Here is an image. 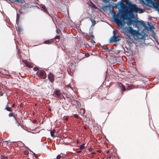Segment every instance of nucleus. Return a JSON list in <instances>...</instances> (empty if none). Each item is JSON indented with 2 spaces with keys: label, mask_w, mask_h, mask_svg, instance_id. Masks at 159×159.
<instances>
[{
  "label": "nucleus",
  "mask_w": 159,
  "mask_h": 159,
  "mask_svg": "<svg viewBox=\"0 0 159 159\" xmlns=\"http://www.w3.org/2000/svg\"><path fill=\"white\" fill-rule=\"evenodd\" d=\"M34 157L35 158H38V157H37V156L35 154H34Z\"/></svg>",
  "instance_id": "49"
},
{
  "label": "nucleus",
  "mask_w": 159,
  "mask_h": 159,
  "mask_svg": "<svg viewBox=\"0 0 159 159\" xmlns=\"http://www.w3.org/2000/svg\"><path fill=\"white\" fill-rule=\"evenodd\" d=\"M147 2L148 4L149 5H151V6L149 5V7L153 8L156 11H158V13L159 14V4L155 2H154V0H145ZM141 2L143 5H146V2L144 1V0H141Z\"/></svg>",
  "instance_id": "5"
},
{
  "label": "nucleus",
  "mask_w": 159,
  "mask_h": 159,
  "mask_svg": "<svg viewBox=\"0 0 159 159\" xmlns=\"http://www.w3.org/2000/svg\"><path fill=\"white\" fill-rule=\"evenodd\" d=\"M109 6H108L107 5L103 6L102 7V9L104 11H107V7Z\"/></svg>",
  "instance_id": "20"
},
{
  "label": "nucleus",
  "mask_w": 159,
  "mask_h": 159,
  "mask_svg": "<svg viewBox=\"0 0 159 159\" xmlns=\"http://www.w3.org/2000/svg\"><path fill=\"white\" fill-rule=\"evenodd\" d=\"M74 116L75 118H79V116L77 114H75L74 115Z\"/></svg>",
  "instance_id": "39"
},
{
  "label": "nucleus",
  "mask_w": 159,
  "mask_h": 159,
  "mask_svg": "<svg viewBox=\"0 0 159 159\" xmlns=\"http://www.w3.org/2000/svg\"><path fill=\"white\" fill-rule=\"evenodd\" d=\"M108 152H108V151L107 152L108 153Z\"/></svg>",
  "instance_id": "59"
},
{
  "label": "nucleus",
  "mask_w": 159,
  "mask_h": 159,
  "mask_svg": "<svg viewBox=\"0 0 159 159\" xmlns=\"http://www.w3.org/2000/svg\"><path fill=\"white\" fill-rule=\"evenodd\" d=\"M114 7L117 9L120 8V9L119 10L120 13V18H123L124 13L127 7V5L122 2H120L119 3H117L114 6Z\"/></svg>",
  "instance_id": "4"
},
{
  "label": "nucleus",
  "mask_w": 159,
  "mask_h": 159,
  "mask_svg": "<svg viewBox=\"0 0 159 159\" xmlns=\"http://www.w3.org/2000/svg\"><path fill=\"white\" fill-rule=\"evenodd\" d=\"M25 154H26V155H27L28 153H29V152H28V151H26L25 152Z\"/></svg>",
  "instance_id": "45"
},
{
  "label": "nucleus",
  "mask_w": 159,
  "mask_h": 159,
  "mask_svg": "<svg viewBox=\"0 0 159 159\" xmlns=\"http://www.w3.org/2000/svg\"><path fill=\"white\" fill-rule=\"evenodd\" d=\"M90 20L92 22V26H94L96 23V21L92 18H90Z\"/></svg>",
  "instance_id": "16"
},
{
  "label": "nucleus",
  "mask_w": 159,
  "mask_h": 159,
  "mask_svg": "<svg viewBox=\"0 0 159 159\" xmlns=\"http://www.w3.org/2000/svg\"><path fill=\"white\" fill-rule=\"evenodd\" d=\"M4 110H6L7 111H11L12 110V109L11 108V107H9L7 108H5Z\"/></svg>",
  "instance_id": "21"
},
{
  "label": "nucleus",
  "mask_w": 159,
  "mask_h": 159,
  "mask_svg": "<svg viewBox=\"0 0 159 159\" xmlns=\"http://www.w3.org/2000/svg\"><path fill=\"white\" fill-rule=\"evenodd\" d=\"M135 88V86L132 85H129L127 89H131Z\"/></svg>",
  "instance_id": "18"
},
{
  "label": "nucleus",
  "mask_w": 159,
  "mask_h": 159,
  "mask_svg": "<svg viewBox=\"0 0 159 159\" xmlns=\"http://www.w3.org/2000/svg\"><path fill=\"white\" fill-rule=\"evenodd\" d=\"M91 7L93 8H96V6L93 3H92V5L91 6Z\"/></svg>",
  "instance_id": "34"
},
{
  "label": "nucleus",
  "mask_w": 159,
  "mask_h": 159,
  "mask_svg": "<svg viewBox=\"0 0 159 159\" xmlns=\"http://www.w3.org/2000/svg\"><path fill=\"white\" fill-rule=\"evenodd\" d=\"M60 32V30L59 29H57V33L58 34H59Z\"/></svg>",
  "instance_id": "38"
},
{
  "label": "nucleus",
  "mask_w": 159,
  "mask_h": 159,
  "mask_svg": "<svg viewBox=\"0 0 159 159\" xmlns=\"http://www.w3.org/2000/svg\"><path fill=\"white\" fill-rule=\"evenodd\" d=\"M64 120L65 121H67L68 120V118L67 117L65 116L64 117Z\"/></svg>",
  "instance_id": "37"
},
{
  "label": "nucleus",
  "mask_w": 159,
  "mask_h": 159,
  "mask_svg": "<svg viewBox=\"0 0 159 159\" xmlns=\"http://www.w3.org/2000/svg\"><path fill=\"white\" fill-rule=\"evenodd\" d=\"M111 13L113 15V19L116 25L119 26L123 25L125 19H123L122 18H120V12L119 11L116 14V12L113 10V7H112Z\"/></svg>",
  "instance_id": "2"
},
{
  "label": "nucleus",
  "mask_w": 159,
  "mask_h": 159,
  "mask_svg": "<svg viewBox=\"0 0 159 159\" xmlns=\"http://www.w3.org/2000/svg\"><path fill=\"white\" fill-rule=\"evenodd\" d=\"M133 25L134 27H136L138 25V20H134Z\"/></svg>",
  "instance_id": "14"
},
{
  "label": "nucleus",
  "mask_w": 159,
  "mask_h": 159,
  "mask_svg": "<svg viewBox=\"0 0 159 159\" xmlns=\"http://www.w3.org/2000/svg\"><path fill=\"white\" fill-rule=\"evenodd\" d=\"M121 90H122L123 91H125V86H124L123 84H121Z\"/></svg>",
  "instance_id": "19"
},
{
  "label": "nucleus",
  "mask_w": 159,
  "mask_h": 159,
  "mask_svg": "<svg viewBox=\"0 0 159 159\" xmlns=\"http://www.w3.org/2000/svg\"><path fill=\"white\" fill-rule=\"evenodd\" d=\"M60 39V37L59 36H56L54 38V39H58V41H57V42H59V40Z\"/></svg>",
  "instance_id": "32"
},
{
  "label": "nucleus",
  "mask_w": 159,
  "mask_h": 159,
  "mask_svg": "<svg viewBox=\"0 0 159 159\" xmlns=\"http://www.w3.org/2000/svg\"><path fill=\"white\" fill-rule=\"evenodd\" d=\"M6 102H7V104L5 108H7V107H9V106H8L9 102H8V98H7Z\"/></svg>",
  "instance_id": "29"
},
{
  "label": "nucleus",
  "mask_w": 159,
  "mask_h": 159,
  "mask_svg": "<svg viewBox=\"0 0 159 159\" xmlns=\"http://www.w3.org/2000/svg\"><path fill=\"white\" fill-rule=\"evenodd\" d=\"M33 70L34 71H37L39 70V68L37 66H35L33 68Z\"/></svg>",
  "instance_id": "27"
},
{
  "label": "nucleus",
  "mask_w": 159,
  "mask_h": 159,
  "mask_svg": "<svg viewBox=\"0 0 159 159\" xmlns=\"http://www.w3.org/2000/svg\"><path fill=\"white\" fill-rule=\"evenodd\" d=\"M89 151H90V152H91L92 151V150H93V149L92 148H90L89 149Z\"/></svg>",
  "instance_id": "44"
},
{
  "label": "nucleus",
  "mask_w": 159,
  "mask_h": 159,
  "mask_svg": "<svg viewBox=\"0 0 159 159\" xmlns=\"http://www.w3.org/2000/svg\"><path fill=\"white\" fill-rule=\"evenodd\" d=\"M54 93L57 96H59L61 95L60 91L58 90H56L54 92Z\"/></svg>",
  "instance_id": "12"
},
{
  "label": "nucleus",
  "mask_w": 159,
  "mask_h": 159,
  "mask_svg": "<svg viewBox=\"0 0 159 159\" xmlns=\"http://www.w3.org/2000/svg\"><path fill=\"white\" fill-rule=\"evenodd\" d=\"M26 66L29 68H32V66H31L30 62H28L27 63Z\"/></svg>",
  "instance_id": "26"
},
{
  "label": "nucleus",
  "mask_w": 159,
  "mask_h": 159,
  "mask_svg": "<svg viewBox=\"0 0 159 159\" xmlns=\"http://www.w3.org/2000/svg\"><path fill=\"white\" fill-rule=\"evenodd\" d=\"M3 93H2L1 95H0V96H2L3 95Z\"/></svg>",
  "instance_id": "55"
},
{
  "label": "nucleus",
  "mask_w": 159,
  "mask_h": 159,
  "mask_svg": "<svg viewBox=\"0 0 159 159\" xmlns=\"http://www.w3.org/2000/svg\"><path fill=\"white\" fill-rule=\"evenodd\" d=\"M55 132V129H53V131L51 130L50 131V134L51 135V136L52 137H53L54 136V133Z\"/></svg>",
  "instance_id": "25"
},
{
  "label": "nucleus",
  "mask_w": 159,
  "mask_h": 159,
  "mask_svg": "<svg viewBox=\"0 0 159 159\" xmlns=\"http://www.w3.org/2000/svg\"><path fill=\"white\" fill-rule=\"evenodd\" d=\"M15 104H13L12 105V107H15Z\"/></svg>",
  "instance_id": "46"
},
{
  "label": "nucleus",
  "mask_w": 159,
  "mask_h": 159,
  "mask_svg": "<svg viewBox=\"0 0 159 159\" xmlns=\"http://www.w3.org/2000/svg\"><path fill=\"white\" fill-rule=\"evenodd\" d=\"M91 154H96V153L95 152H92L91 153Z\"/></svg>",
  "instance_id": "50"
},
{
  "label": "nucleus",
  "mask_w": 159,
  "mask_h": 159,
  "mask_svg": "<svg viewBox=\"0 0 159 159\" xmlns=\"http://www.w3.org/2000/svg\"><path fill=\"white\" fill-rule=\"evenodd\" d=\"M101 48L105 50L106 51H109V49L108 48H107L105 46H102Z\"/></svg>",
  "instance_id": "24"
},
{
  "label": "nucleus",
  "mask_w": 159,
  "mask_h": 159,
  "mask_svg": "<svg viewBox=\"0 0 159 159\" xmlns=\"http://www.w3.org/2000/svg\"><path fill=\"white\" fill-rule=\"evenodd\" d=\"M14 114L13 113H10L9 115L8 116L9 117H13L14 116Z\"/></svg>",
  "instance_id": "30"
},
{
  "label": "nucleus",
  "mask_w": 159,
  "mask_h": 159,
  "mask_svg": "<svg viewBox=\"0 0 159 159\" xmlns=\"http://www.w3.org/2000/svg\"><path fill=\"white\" fill-rule=\"evenodd\" d=\"M138 9L137 6L135 4H131L129 5V7L127 6L124 13L123 19L127 20L129 16L133 14V12H137Z\"/></svg>",
  "instance_id": "1"
},
{
  "label": "nucleus",
  "mask_w": 159,
  "mask_h": 159,
  "mask_svg": "<svg viewBox=\"0 0 159 159\" xmlns=\"http://www.w3.org/2000/svg\"><path fill=\"white\" fill-rule=\"evenodd\" d=\"M18 30L20 32L22 30V28L21 26H19L17 27Z\"/></svg>",
  "instance_id": "31"
},
{
  "label": "nucleus",
  "mask_w": 159,
  "mask_h": 159,
  "mask_svg": "<svg viewBox=\"0 0 159 159\" xmlns=\"http://www.w3.org/2000/svg\"><path fill=\"white\" fill-rule=\"evenodd\" d=\"M138 25H142L144 27H145L146 24L143 21H139L138 20Z\"/></svg>",
  "instance_id": "13"
},
{
  "label": "nucleus",
  "mask_w": 159,
  "mask_h": 159,
  "mask_svg": "<svg viewBox=\"0 0 159 159\" xmlns=\"http://www.w3.org/2000/svg\"><path fill=\"white\" fill-rule=\"evenodd\" d=\"M15 119L16 121H17V120L16 117L15 118Z\"/></svg>",
  "instance_id": "53"
},
{
  "label": "nucleus",
  "mask_w": 159,
  "mask_h": 159,
  "mask_svg": "<svg viewBox=\"0 0 159 159\" xmlns=\"http://www.w3.org/2000/svg\"><path fill=\"white\" fill-rule=\"evenodd\" d=\"M27 159H30L29 158H28Z\"/></svg>",
  "instance_id": "60"
},
{
  "label": "nucleus",
  "mask_w": 159,
  "mask_h": 159,
  "mask_svg": "<svg viewBox=\"0 0 159 159\" xmlns=\"http://www.w3.org/2000/svg\"><path fill=\"white\" fill-rule=\"evenodd\" d=\"M0 146H3V143L2 142H0Z\"/></svg>",
  "instance_id": "42"
},
{
  "label": "nucleus",
  "mask_w": 159,
  "mask_h": 159,
  "mask_svg": "<svg viewBox=\"0 0 159 159\" xmlns=\"http://www.w3.org/2000/svg\"><path fill=\"white\" fill-rule=\"evenodd\" d=\"M36 121H37V120H33V123H36Z\"/></svg>",
  "instance_id": "43"
},
{
  "label": "nucleus",
  "mask_w": 159,
  "mask_h": 159,
  "mask_svg": "<svg viewBox=\"0 0 159 159\" xmlns=\"http://www.w3.org/2000/svg\"><path fill=\"white\" fill-rule=\"evenodd\" d=\"M37 75L40 79H44L47 77V75L45 72L43 70H40L37 72Z\"/></svg>",
  "instance_id": "6"
},
{
  "label": "nucleus",
  "mask_w": 159,
  "mask_h": 159,
  "mask_svg": "<svg viewBox=\"0 0 159 159\" xmlns=\"http://www.w3.org/2000/svg\"><path fill=\"white\" fill-rule=\"evenodd\" d=\"M81 152V150L79 151H78L77 152V153H80Z\"/></svg>",
  "instance_id": "47"
},
{
  "label": "nucleus",
  "mask_w": 159,
  "mask_h": 159,
  "mask_svg": "<svg viewBox=\"0 0 159 159\" xmlns=\"http://www.w3.org/2000/svg\"><path fill=\"white\" fill-rule=\"evenodd\" d=\"M66 86H67V87H68H68L69 86V85H67Z\"/></svg>",
  "instance_id": "57"
},
{
  "label": "nucleus",
  "mask_w": 159,
  "mask_h": 159,
  "mask_svg": "<svg viewBox=\"0 0 159 159\" xmlns=\"http://www.w3.org/2000/svg\"><path fill=\"white\" fill-rule=\"evenodd\" d=\"M158 2H159V0H157Z\"/></svg>",
  "instance_id": "58"
},
{
  "label": "nucleus",
  "mask_w": 159,
  "mask_h": 159,
  "mask_svg": "<svg viewBox=\"0 0 159 159\" xmlns=\"http://www.w3.org/2000/svg\"><path fill=\"white\" fill-rule=\"evenodd\" d=\"M41 10L44 11V12L48 14L49 16H50L52 18L53 21L54 22V20L53 17L51 16L49 12L48 11L47 9L45 6H42L41 7Z\"/></svg>",
  "instance_id": "8"
},
{
  "label": "nucleus",
  "mask_w": 159,
  "mask_h": 159,
  "mask_svg": "<svg viewBox=\"0 0 159 159\" xmlns=\"http://www.w3.org/2000/svg\"><path fill=\"white\" fill-rule=\"evenodd\" d=\"M22 61L25 64V65H26L27 63L28 62L27 61V60H22Z\"/></svg>",
  "instance_id": "33"
},
{
  "label": "nucleus",
  "mask_w": 159,
  "mask_h": 159,
  "mask_svg": "<svg viewBox=\"0 0 159 159\" xmlns=\"http://www.w3.org/2000/svg\"><path fill=\"white\" fill-rule=\"evenodd\" d=\"M84 128L85 129H87V128L86 127H85V126H84Z\"/></svg>",
  "instance_id": "51"
},
{
  "label": "nucleus",
  "mask_w": 159,
  "mask_h": 159,
  "mask_svg": "<svg viewBox=\"0 0 159 159\" xmlns=\"http://www.w3.org/2000/svg\"><path fill=\"white\" fill-rule=\"evenodd\" d=\"M128 17H129V16ZM127 19H128V22L127 23L128 25H129L133 24L134 20H133L129 17H128Z\"/></svg>",
  "instance_id": "11"
},
{
  "label": "nucleus",
  "mask_w": 159,
  "mask_h": 159,
  "mask_svg": "<svg viewBox=\"0 0 159 159\" xmlns=\"http://www.w3.org/2000/svg\"><path fill=\"white\" fill-rule=\"evenodd\" d=\"M80 113L81 115L82 116H83L84 115L85 112V111L84 109L83 108H81L80 109Z\"/></svg>",
  "instance_id": "15"
},
{
  "label": "nucleus",
  "mask_w": 159,
  "mask_h": 159,
  "mask_svg": "<svg viewBox=\"0 0 159 159\" xmlns=\"http://www.w3.org/2000/svg\"><path fill=\"white\" fill-rule=\"evenodd\" d=\"M61 154L57 156V159H61L62 156H61Z\"/></svg>",
  "instance_id": "28"
},
{
  "label": "nucleus",
  "mask_w": 159,
  "mask_h": 159,
  "mask_svg": "<svg viewBox=\"0 0 159 159\" xmlns=\"http://www.w3.org/2000/svg\"><path fill=\"white\" fill-rule=\"evenodd\" d=\"M48 78L49 79V81L51 83H52L54 81V77L53 75L51 73H50L48 75Z\"/></svg>",
  "instance_id": "9"
},
{
  "label": "nucleus",
  "mask_w": 159,
  "mask_h": 159,
  "mask_svg": "<svg viewBox=\"0 0 159 159\" xmlns=\"http://www.w3.org/2000/svg\"><path fill=\"white\" fill-rule=\"evenodd\" d=\"M125 34L129 39H131L130 34L135 36H137L140 35V33L138 31L133 29L131 27H129L125 28Z\"/></svg>",
  "instance_id": "3"
},
{
  "label": "nucleus",
  "mask_w": 159,
  "mask_h": 159,
  "mask_svg": "<svg viewBox=\"0 0 159 159\" xmlns=\"http://www.w3.org/2000/svg\"><path fill=\"white\" fill-rule=\"evenodd\" d=\"M16 2H22L21 0H15Z\"/></svg>",
  "instance_id": "41"
},
{
  "label": "nucleus",
  "mask_w": 159,
  "mask_h": 159,
  "mask_svg": "<svg viewBox=\"0 0 159 159\" xmlns=\"http://www.w3.org/2000/svg\"><path fill=\"white\" fill-rule=\"evenodd\" d=\"M89 54L88 52H86L85 54V56L86 57H88L89 56Z\"/></svg>",
  "instance_id": "35"
},
{
  "label": "nucleus",
  "mask_w": 159,
  "mask_h": 159,
  "mask_svg": "<svg viewBox=\"0 0 159 159\" xmlns=\"http://www.w3.org/2000/svg\"><path fill=\"white\" fill-rule=\"evenodd\" d=\"M53 40L52 39H50L45 41L44 43L45 44H50L53 42Z\"/></svg>",
  "instance_id": "10"
},
{
  "label": "nucleus",
  "mask_w": 159,
  "mask_h": 159,
  "mask_svg": "<svg viewBox=\"0 0 159 159\" xmlns=\"http://www.w3.org/2000/svg\"><path fill=\"white\" fill-rule=\"evenodd\" d=\"M139 9V13H142L143 12V10L142 9Z\"/></svg>",
  "instance_id": "36"
},
{
  "label": "nucleus",
  "mask_w": 159,
  "mask_h": 159,
  "mask_svg": "<svg viewBox=\"0 0 159 159\" xmlns=\"http://www.w3.org/2000/svg\"><path fill=\"white\" fill-rule=\"evenodd\" d=\"M13 117H14V118L15 119V118H16V116H15V115H14V116H13Z\"/></svg>",
  "instance_id": "54"
},
{
  "label": "nucleus",
  "mask_w": 159,
  "mask_h": 159,
  "mask_svg": "<svg viewBox=\"0 0 159 159\" xmlns=\"http://www.w3.org/2000/svg\"><path fill=\"white\" fill-rule=\"evenodd\" d=\"M38 159H39V158H38Z\"/></svg>",
  "instance_id": "61"
},
{
  "label": "nucleus",
  "mask_w": 159,
  "mask_h": 159,
  "mask_svg": "<svg viewBox=\"0 0 159 159\" xmlns=\"http://www.w3.org/2000/svg\"><path fill=\"white\" fill-rule=\"evenodd\" d=\"M16 123L17 124V125L18 126H19V125H20V123L17 121H16Z\"/></svg>",
  "instance_id": "40"
},
{
  "label": "nucleus",
  "mask_w": 159,
  "mask_h": 159,
  "mask_svg": "<svg viewBox=\"0 0 159 159\" xmlns=\"http://www.w3.org/2000/svg\"><path fill=\"white\" fill-rule=\"evenodd\" d=\"M120 39L118 36H113L110 39V43H111L119 41Z\"/></svg>",
  "instance_id": "7"
},
{
  "label": "nucleus",
  "mask_w": 159,
  "mask_h": 159,
  "mask_svg": "<svg viewBox=\"0 0 159 159\" xmlns=\"http://www.w3.org/2000/svg\"><path fill=\"white\" fill-rule=\"evenodd\" d=\"M97 151H98V152H101V151L100 150H98Z\"/></svg>",
  "instance_id": "56"
},
{
  "label": "nucleus",
  "mask_w": 159,
  "mask_h": 159,
  "mask_svg": "<svg viewBox=\"0 0 159 159\" xmlns=\"http://www.w3.org/2000/svg\"><path fill=\"white\" fill-rule=\"evenodd\" d=\"M148 24L149 27V29L150 30H152L155 29L154 27L152 25V24H149V23H148Z\"/></svg>",
  "instance_id": "17"
},
{
  "label": "nucleus",
  "mask_w": 159,
  "mask_h": 159,
  "mask_svg": "<svg viewBox=\"0 0 159 159\" xmlns=\"http://www.w3.org/2000/svg\"><path fill=\"white\" fill-rule=\"evenodd\" d=\"M2 140V141H3V140H2V139L1 137H0V140Z\"/></svg>",
  "instance_id": "52"
},
{
  "label": "nucleus",
  "mask_w": 159,
  "mask_h": 159,
  "mask_svg": "<svg viewBox=\"0 0 159 159\" xmlns=\"http://www.w3.org/2000/svg\"><path fill=\"white\" fill-rule=\"evenodd\" d=\"M91 39L90 41L93 44L96 43L95 42L93 39L94 38V36L92 35H91Z\"/></svg>",
  "instance_id": "22"
},
{
  "label": "nucleus",
  "mask_w": 159,
  "mask_h": 159,
  "mask_svg": "<svg viewBox=\"0 0 159 159\" xmlns=\"http://www.w3.org/2000/svg\"><path fill=\"white\" fill-rule=\"evenodd\" d=\"M23 104H20V107H23Z\"/></svg>",
  "instance_id": "48"
},
{
  "label": "nucleus",
  "mask_w": 159,
  "mask_h": 159,
  "mask_svg": "<svg viewBox=\"0 0 159 159\" xmlns=\"http://www.w3.org/2000/svg\"><path fill=\"white\" fill-rule=\"evenodd\" d=\"M84 145H85L84 144H83L82 145L80 146V150H82L84 148V147H85Z\"/></svg>",
  "instance_id": "23"
}]
</instances>
